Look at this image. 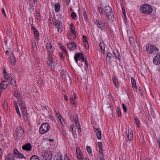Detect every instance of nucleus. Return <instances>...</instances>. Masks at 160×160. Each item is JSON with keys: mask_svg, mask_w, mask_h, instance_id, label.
I'll return each mask as SVG.
<instances>
[{"mask_svg": "<svg viewBox=\"0 0 160 160\" xmlns=\"http://www.w3.org/2000/svg\"><path fill=\"white\" fill-rule=\"evenodd\" d=\"M4 78L8 81H10V79L12 78L10 76L7 74H5L4 76Z\"/></svg>", "mask_w": 160, "mask_h": 160, "instance_id": "nucleus-37", "label": "nucleus"}, {"mask_svg": "<svg viewBox=\"0 0 160 160\" xmlns=\"http://www.w3.org/2000/svg\"><path fill=\"white\" fill-rule=\"evenodd\" d=\"M3 107L5 110H7L8 109L7 103L5 101H4L3 103Z\"/></svg>", "mask_w": 160, "mask_h": 160, "instance_id": "nucleus-36", "label": "nucleus"}, {"mask_svg": "<svg viewBox=\"0 0 160 160\" xmlns=\"http://www.w3.org/2000/svg\"><path fill=\"white\" fill-rule=\"evenodd\" d=\"M122 10L123 13L125 16V8L124 7L122 8Z\"/></svg>", "mask_w": 160, "mask_h": 160, "instance_id": "nucleus-58", "label": "nucleus"}, {"mask_svg": "<svg viewBox=\"0 0 160 160\" xmlns=\"http://www.w3.org/2000/svg\"><path fill=\"white\" fill-rule=\"evenodd\" d=\"M84 44L85 48L86 49H88V48L89 45H88V42H84Z\"/></svg>", "mask_w": 160, "mask_h": 160, "instance_id": "nucleus-44", "label": "nucleus"}, {"mask_svg": "<svg viewBox=\"0 0 160 160\" xmlns=\"http://www.w3.org/2000/svg\"><path fill=\"white\" fill-rule=\"evenodd\" d=\"M88 152L90 153L92 152V150L91 148L89 146H87L86 148Z\"/></svg>", "mask_w": 160, "mask_h": 160, "instance_id": "nucleus-46", "label": "nucleus"}, {"mask_svg": "<svg viewBox=\"0 0 160 160\" xmlns=\"http://www.w3.org/2000/svg\"><path fill=\"white\" fill-rule=\"evenodd\" d=\"M61 49H62V50L63 52H65L66 53H67V52L66 51V48H65V47L64 46H61Z\"/></svg>", "mask_w": 160, "mask_h": 160, "instance_id": "nucleus-50", "label": "nucleus"}, {"mask_svg": "<svg viewBox=\"0 0 160 160\" xmlns=\"http://www.w3.org/2000/svg\"><path fill=\"white\" fill-rule=\"evenodd\" d=\"M112 54L110 52H108L106 55V61L108 62H111V59L112 57Z\"/></svg>", "mask_w": 160, "mask_h": 160, "instance_id": "nucleus-22", "label": "nucleus"}, {"mask_svg": "<svg viewBox=\"0 0 160 160\" xmlns=\"http://www.w3.org/2000/svg\"><path fill=\"white\" fill-rule=\"evenodd\" d=\"M99 152L102 155V148H99Z\"/></svg>", "mask_w": 160, "mask_h": 160, "instance_id": "nucleus-63", "label": "nucleus"}, {"mask_svg": "<svg viewBox=\"0 0 160 160\" xmlns=\"http://www.w3.org/2000/svg\"><path fill=\"white\" fill-rule=\"evenodd\" d=\"M70 100L71 103L73 104H74L75 103V101L73 98L72 97L70 98Z\"/></svg>", "mask_w": 160, "mask_h": 160, "instance_id": "nucleus-49", "label": "nucleus"}, {"mask_svg": "<svg viewBox=\"0 0 160 160\" xmlns=\"http://www.w3.org/2000/svg\"><path fill=\"white\" fill-rule=\"evenodd\" d=\"M22 148L23 150L29 151L31 150L32 147L31 144L28 143L23 145Z\"/></svg>", "mask_w": 160, "mask_h": 160, "instance_id": "nucleus-13", "label": "nucleus"}, {"mask_svg": "<svg viewBox=\"0 0 160 160\" xmlns=\"http://www.w3.org/2000/svg\"><path fill=\"white\" fill-rule=\"evenodd\" d=\"M140 11L143 14H149L152 12V9L150 5L144 4L141 7Z\"/></svg>", "mask_w": 160, "mask_h": 160, "instance_id": "nucleus-2", "label": "nucleus"}, {"mask_svg": "<svg viewBox=\"0 0 160 160\" xmlns=\"http://www.w3.org/2000/svg\"><path fill=\"white\" fill-rule=\"evenodd\" d=\"M147 51L149 54H155L159 51V50L153 45H148L147 46Z\"/></svg>", "mask_w": 160, "mask_h": 160, "instance_id": "nucleus-5", "label": "nucleus"}, {"mask_svg": "<svg viewBox=\"0 0 160 160\" xmlns=\"http://www.w3.org/2000/svg\"><path fill=\"white\" fill-rule=\"evenodd\" d=\"M131 80L132 86L133 89H135V90H136L137 89V87L135 81L134 80L133 77H131Z\"/></svg>", "mask_w": 160, "mask_h": 160, "instance_id": "nucleus-21", "label": "nucleus"}, {"mask_svg": "<svg viewBox=\"0 0 160 160\" xmlns=\"http://www.w3.org/2000/svg\"><path fill=\"white\" fill-rule=\"evenodd\" d=\"M83 42H88L86 36L83 35L82 36Z\"/></svg>", "mask_w": 160, "mask_h": 160, "instance_id": "nucleus-51", "label": "nucleus"}, {"mask_svg": "<svg viewBox=\"0 0 160 160\" xmlns=\"http://www.w3.org/2000/svg\"><path fill=\"white\" fill-rule=\"evenodd\" d=\"M67 46L68 48L70 49V50H75L76 48V46L74 42H73L68 44Z\"/></svg>", "mask_w": 160, "mask_h": 160, "instance_id": "nucleus-14", "label": "nucleus"}, {"mask_svg": "<svg viewBox=\"0 0 160 160\" xmlns=\"http://www.w3.org/2000/svg\"><path fill=\"white\" fill-rule=\"evenodd\" d=\"M54 25L58 28V32L60 31L61 32L62 31V24L61 22L59 20L56 21L54 22Z\"/></svg>", "mask_w": 160, "mask_h": 160, "instance_id": "nucleus-12", "label": "nucleus"}, {"mask_svg": "<svg viewBox=\"0 0 160 160\" xmlns=\"http://www.w3.org/2000/svg\"><path fill=\"white\" fill-rule=\"evenodd\" d=\"M122 108H123V111H124V112H125L127 113V108L124 104L123 103L122 104Z\"/></svg>", "mask_w": 160, "mask_h": 160, "instance_id": "nucleus-45", "label": "nucleus"}, {"mask_svg": "<svg viewBox=\"0 0 160 160\" xmlns=\"http://www.w3.org/2000/svg\"><path fill=\"white\" fill-rule=\"evenodd\" d=\"M76 38V36H75V34H73V36H72L70 37V36H69V38L72 40L74 39H75Z\"/></svg>", "mask_w": 160, "mask_h": 160, "instance_id": "nucleus-52", "label": "nucleus"}, {"mask_svg": "<svg viewBox=\"0 0 160 160\" xmlns=\"http://www.w3.org/2000/svg\"><path fill=\"white\" fill-rule=\"evenodd\" d=\"M34 37L35 38L36 40H38L39 38V33L37 30H35L34 32Z\"/></svg>", "mask_w": 160, "mask_h": 160, "instance_id": "nucleus-26", "label": "nucleus"}, {"mask_svg": "<svg viewBox=\"0 0 160 160\" xmlns=\"http://www.w3.org/2000/svg\"><path fill=\"white\" fill-rule=\"evenodd\" d=\"M105 12L108 19L113 21L114 20V17L112 8L108 6H106L105 8Z\"/></svg>", "mask_w": 160, "mask_h": 160, "instance_id": "nucleus-1", "label": "nucleus"}, {"mask_svg": "<svg viewBox=\"0 0 160 160\" xmlns=\"http://www.w3.org/2000/svg\"><path fill=\"white\" fill-rule=\"evenodd\" d=\"M83 16L84 18V19H85V20L87 21L88 20V16L86 12L85 11H84L83 12Z\"/></svg>", "mask_w": 160, "mask_h": 160, "instance_id": "nucleus-41", "label": "nucleus"}, {"mask_svg": "<svg viewBox=\"0 0 160 160\" xmlns=\"http://www.w3.org/2000/svg\"><path fill=\"white\" fill-rule=\"evenodd\" d=\"M127 137L129 141L132 140L133 139V134L132 131L131 130H128Z\"/></svg>", "mask_w": 160, "mask_h": 160, "instance_id": "nucleus-18", "label": "nucleus"}, {"mask_svg": "<svg viewBox=\"0 0 160 160\" xmlns=\"http://www.w3.org/2000/svg\"><path fill=\"white\" fill-rule=\"evenodd\" d=\"M60 7V5L59 3H57L55 4V11L56 12H58L59 11Z\"/></svg>", "mask_w": 160, "mask_h": 160, "instance_id": "nucleus-24", "label": "nucleus"}, {"mask_svg": "<svg viewBox=\"0 0 160 160\" xmlns=\"http://www.w3.org/2000/svg\"><path fill=\"white\" fill-rule=\"evenodd\" d=\"M14 96L16 98H19L20 96V92L17 91H15L14 92Z\"/></svg>", "mask_w": 160, "mask_h": 160, "instance_id": "nucleus-33", "label": "nucleus"}, {"mask_svg": "<svg viewBox=\"0 0 160 160\" xmlns=\"http://www.w3.org/2000/svg\"><path fill=\"white\" fill-rule=\"evenodd\" d=\"M30 160H39V159L38 156L33 155L31 158Z\"/></svg>", "mask_w": 160, "mask_h": 160, "instance_id": "nucleus-38", "label": "nucleus"}, {"mask_svg": "<svg viewBox=\"0 0 160 160\" xmlns=\"http://www.w3.org/2000/svg\"><path fill=\"white\" fill-rule=\"evenodd\" d=\"M98 10L99 12L101 14H102V9L101 7H98Z\"/></svg>", "mask_w": 160, "mask_h": 160, "instance_id": "nucleus-56", "label": "nucleus"}, {"mask_svg": "<svg viewBox=\"0 0 160 160\" xmlns=\"http://www.w3.org/2000/svg\"><path fill=\"white\" fill-rule=\"evenodd\" d=\"M59 55L61 59H64L65 58V57L63 56V53L62 52H59Z\"/></svg>", "mask_w": 160, "mask_h": 160, "instance_id": "nucleus-48", "label": "nucleus"}, {"mask_svg": "<svg viewBox=\"0 0 160 160\" xmlns=\"http://www.w3.org/2000/svg\"><path fill=\"white\" fill-rule=\"evenodd\" d=\"M14 154L16 155L18 153H19V152L17 151V149H14Z\"/></svg>", "mask_w": 160, "mask_h": 160, "instance_id": "nucleus-59", "label": "nucleus"}, {"mask_svg": "<svg viewBox=\"0 0 160 160\" xmlns=\"http://www.w3.org/2000/svg\"><path fill=\"white\" fill-rule=\"evenodd\" d=\"M20 107L22 111L23 118L24 119H27V118L28 115L24 104L21 102V104L20 105Z\"/></svg>", "mask_w": 160, "mask_h": 160, "instance_id": "nucleus-6", "label": "nucleus"}, {"mask_svg": "<svg viewBox=\"0 0 160 160\" xmlns=\"http://www.w3.org/2000/svg\"><path fill=\"white\" fill-rule=\"evenodd\" d=\"M100 160H105L104 157L102 155H101L99 157Z\"/></svg>", "mask_w": 160, "mask_h": 160, "instance_id": "nucleus-55", "label": "nucleus"}, {"mask_svg": "<svg viewBox=\"0 0 160 160\" xmlns=\"http://www.w3.org/2000/svg\"><path fill=\"white\" fill-rule=\"evenodd\" d=\"M8 86L7 84L5 83V80H3L0 84V89H5Z\"/></svg>", "mask_w": 160, "mask_h": 160, "instance_id": "nucleus-17", "label": "nucleus"}, {"mask_svg": "<svg viewBox=\"0 0 160 160\" xmlns=\"http://www.w3.org/2000/svg\"><path fill=\"white\" fill-rule=\"evenodd\" d=\"M50 129V126L47 123H44L40 126L39 132L41 134H44L47 132Z\"/></svg>", "mask_w": 160, "mask_h": 160, "instance_id": "nucleus-4", "label": "nucleus"}, {"mask_svg": "<svg viewBox=\"0 0 160 160\" xmlns=\"http://www.w3.org/2000/svg\"><path fill=\"white\" fill-rule=\"evenodd\" d=\"M64 160H70L69 157L67 155H66L64 158Z\"/></svg>", "mask_w": 160, "mask_h": 160, "instance_id": "nucleus-57", "label": "nucleus"}, {"mask_svg": "<svg viewBox=\"0 0 160 160\" xmlns=\"http://www.w3.org/2000/svg\"><path fill=\"white\" fill-rule=\"evenodd\" d=\"M11 84L12 86V87L13 88V86L15 87L16 84V81L15 79H13L12 78H11Z\"/></svg>", "mask_w": 160, "mask_h": 160, "instance_id": "nucleus-34", "label": "nucleus"}, {"mask_svg": "<svg viewBox=\"0 0 160 160\" xmlns=\"http://www.w3.org/2000/svg\"><path fill=\"white\" fill-rule=\"evenodd\" d=\"M113 81L116 88H118L119 87V85L118 81L115 78H113Z\"/></svg>", "mask_w": 160, "mask_h": 160, "instance_id": "nucleus-25", "label": "nucleus"}, {"mask_svg": "<svg viewBox=\"0 0 160 160\" xmlns=\"http://www.w3.org/2000/svg\"><path fill=\"white\" fill-rule=\"evenodd\" d=\"M70 28L71 32L73 33V34H75V28L72 23H71L70 24Z\"/></svg>", "mask_w": 160, "mask_h": 160, "instance_id": "nucleus-31", "label": "nucleus"}, {"mask_svg": "<svg viewBox=\"0 0 160 160\" xmlns=\"http://www.w3.org/2000/svg\"><path fill=\"white\" fill-rule=\"evenodd\" d=\"M9 82L10 81H8L6 79V80H5V83L6 84H7L8 86V84L9 83Z\"/></svg>", "mask_w": 160, "mask_h": 160, "instance_id": "nucleus-64", "label": "nucleus"}, {"mask_svg": "<svg viewBox=\"0 0 160 160\" xmlns=\"http://www.w3.org/2000/svg\"><path fill=\"white\" fill-rule=\"evenodd\" d=\"M153 62L154 64L156 65L160 64V52L158 53L154 58Z\"/></svg>", "mask_w": 160, "mask_h": 160, "instance_id": "nucleus-9", "label": "nucleus"}, {"mask_svg": "<svg viewBox=\"0 0 160 160\" xmlns=\"http://www.w3.org/2000/svg\"><path fill=\"white\" fill-rule=\"evenodd\" d=\"M56 114L57 115V117L59 119L60 121L61 122V123H62V118L61 117V115L59 113V112H56Z\"/></svg>", "mask_w": 160, "mask_h": 160, "instance_id": "nucleus-40", "label": "nucleus"}, {"mask_svg": "<svg viewBox=\"0 0 160 160\" xmlns=\"http://www.w3.org/2000/svg\"><path fill=\"white\" fill-rule=\"evenodd\" d=\"M129 41L130 43V45L132 46H135L134 44L135 42L134 40V39L132 36H130L129 38Z\"/></svg>", "mask_w": 160, "mask_h": 160, "instance_id": "nucleus-27", "label": "nucleus"}, {"mask_svg": "<svg viewBox=\"0 0 160 160\" xmlns=\"http://www.w3.org/2000/svg\"><path fill=\"white\" fill-rule=\"evenodd\" d=\"M94 131L96 132L97 138L98 139H100L102 138L101 132L100 129L98 128H96L94 126L93 127Z\"/></svg>", "mask_w": 160, "mask_h": 160, "instance_id": "nucleus-10", "label": "nucleus"}, {"mask_svg": "<svg viewBox=\"0 0 160 160\" xmlns=\"http://www.w3.org/2000/svg\"><path fill=\"white\" fill-rule=\"evenodd\" d=\"M65 72L63 70L62 71V78H63V76H64L65 75Z\"/></svg>", "mask_w": 160, "mask_h": 160, "instance_id": "nucleus-61", "label": "nucleus"}, {"mask_svg": "<svg viewBox=\"0 0 160 160\" xmlns=\"http://www.w3.org/2000/svg\"><path fill=\"white\" fill-rule=\"evenodd\" d=\"M99 46L100 47L102 52L103 53H105L104 49L105 48L103 46V43H101V42H100L99 44Z\"/></svg>", "mask_w": 160, "mask_h": 160, "instance_id": "nucleus-32", "label": "nucleus"}, {"mask_svg": "<svg viewBox=\"0 0 160 160\" xmlns=\"http://www.w3.org/2000/svg\"><path fill=\"white\" fill-rule=\"evenodd\" d=\"M2 13L4 14V16L5 17H6V14L4 8H2Z\"/></svg>", "mask_w": 160, "mask_h": 160, "instance_id": "nucleus-54", "label": "nucleus"}, {"mask_svg": "<svg viewBox=\"0 0 160 160\" xmlns=\"http://www.w3.org/2000/svg\"><path fill=\"white\" fill-rule=\"evenodd\" d=\"M78 115H76V118H74L75 122L76 123V125L78 128L80 127V125L79 122L78 118Z\"/></svg>", "mask_w": 160, "mask_h": 160, "instance_id": "nucleus-29", "label": "nucleus"}, {"mask_svg": "<svg viewBox=\"0 0 160 160\" xmlns=\"http://www.w3.org/2000/svg\"><path fill=\"white\" fill-rule=\"evenodd\" d=\"M17 114L18 115L20 118L21 117V115L20 112L19 108L18 106H15Z\"/></svg>", "mask_w": 160, "mask_h": 160, "instance_id": "nucleus-39", "label": "nucleus"}, {"mask_svg": "<svg viewBox=\"0 0 160 160\" xmlns=\"http://www.w3.org/2000/svg\"><path fill=\"white\" fill-rule=\"evenodd\" d=\"M47 48L49 53H52L53 52V49L52 48V45L50 43L47 44Z\"/></svg>", "mask_w": 160, "mask_h": 160, "instance_id": "nucleus-16", "label": "nucleus"}, {"mask_svg": "<svg viewBox=\"0 0 160 160\" xmlns=\"http://www.w3.org/2000/svg\"><path fill=\"white\" fill-rule=\"evenodd\" d=\"M96 24L97 27L100 28L102 31L103 30H105L104 27H105L106 26L107 28L108 27L107 23L105 24L101 21L99 20L96 21Z\"/></svg>", "mask_w": 160, "mask_h": 160, "instance_id": "nucleus-7", "label": "nucleus"}, {"mask_svg": "<svg viewBox=\"0 0 160 160\" xmlns=\"http://www.w3.org/2000/svg\"><path fill=\"white\" fill-rule=\"evenodd\" d=\"M134 119L136 125L137 126L138 128H139V124L140 123L139 120L136 117H134Z\"/></svg>", "mask_w": 160, "mask_h": 160, "instance_id": "nucleus-30", "label": "nucleus"}, {"mask_svg": "<svg viewBox=\"0 0 160 160\" xmlns=\"http://www.w3.org/2000/svg\"><path fill=\"white\" fill-rule=\"evenodd\" d=\"M98 145L99 148H102V143L101 142H98Z\"/></svg>", "mask_w": 160, "mask_h": 160, "instance_id": "nucleus-60", "label": "nucleus"}, {"mask_svg": "<svg viewBox=\"0 0 160 160\" xmlns=\"http://www.w3.org/2000/svg\"><path fill=\"white\" fill-rule=\"evenodd\" d=\"M70 128L71 131L73 133H74L75 134H76V133H75L76 129H74V125L71 124L70 126Z\"/></svg>", "mask_w": 160, "mask_h": 160, "instance_id": "nucleus-35", "label": "nucleus"}, {"mask_svg": "<svg viewBox=\"0 0 160 160\" xmlns=\"http://www.w3.org/2000/svg\"><path fill=\"white\" fill-rule=\"evenodd\" d=\"M18 156L19 158H22V157H24V155L20 153L19 152L18 153Z\"/></svg>", "mask_w": 160, "mask_h": 160, "instance_id": "nucleus-62", "label": "nucleus"}, {"mask_svg": "<svg viewBox=\"0 0 160 160\" xmlns=\"http://www.w3.org/2000/svg\"><path fill=\"white\" fill-rule=\"evenodd\" d=\"M47 63L52 71H53L55 70L56 67V64L54 60L53 59L52 56L51 55H48Z\"/></svg>", "mask_w": 160, "mask_h": 160, "instance_id": "nucleus-3", "label": "nucleus"}, {"mask_svg": "<svg viewBox=\"0 0 160 160\" xmlns=\"http://www.w3.org/2000/svg\"><path fill=\"white\" fill-rule=\"evenodd\" d=\"M71 17L73 19H75L76 17V14L74 12H73L71 14Z\"/></svg>", "mask_w": 160, "mask_h": 160, "instance_id": "nucleus-43", "label": "nucleus"}, {"mask_svg": "<svg viewBox=\"0 0 160 160\" xmlns=\"http://www.w3.org/2000/svg\"><path fill=\"white\" fill-rule=\"evenodd\" d=\"M35 60H36V62L37 63H39V62H40V59L39 58H38V57L36 58H35Z\"/></svg>", "mask_w": 160, "mask_h": 160, "instance_id": "nucleus-53", "label": "nucleus"}, {"mask_svg": "<svg viewBox=\"0 0 160 160\" xmlns=\"http://www.w3.org/2000/svg\"><path fill=\"white\" fill-rule=\"evenodd\" d=\"M16 132L18 135H22L24 133V131L21 127H18L17 129Z\"/></svg>", "mask_w": 160, "mask_h": 160, "instance_id": "nucleus-19", "label": "nucleus"}, {"mask_svg": "<svg viewBox=\"0 0 160 160\" xmlns=\"http://www.w3.org/2000/svg\"><path fill=\"white\" fill-rule=\"evenodd\" d=\"M76 62L78 63V61H81V62H84V59L81 53H76L74 56Z\"/></svg>", "mask_w": 160, "mask_h": 160, "instance_id": "nucleus-8", "label": "nucleus"}, {"mask_svg": "<svg viewBox=\"0 0 160 160\" xmlns=\"http://www.w3.org/2000/svg\"><path fill=\"white\" fill-rule=\"evenodd\" d=\"M9 61L12 64H15L16 62V60L14 56H13V55H12L9 58Z\"/></svg>", "mask_w": 160, "mask_h": 160, "instance_id": "nucleus-20", "label": "nucleus"}, {"mask_svg": "<svg viewBox=\"0 0 160 160\" xmlns=\"http://www.w3.org/2000/svg\"><path fill=\"white\" fill-rule=\"evenodd\" d=\"M113 54L115 57L118 60H119L120 59V56L119 53L117 52H114Z\"/></svg>", "mask_w": 160, "mask_h": 160, "instance_id": "nucleus-28", "label": "nucleus"}, {"mask_svg": "<svg viewBox=\"0 0 160 160\" xmlns=\"http://www.w3.org/2000/svg\"><path fill=\"white\" fill-rule=\"evenodd\" d=\"M118 114L119 117H120L121 115V113L120 111V108H118L117 109Z\"/></svg>", "mask_w": 160, "mask_h": 160, "instance_id": "nucleus-47", "label": "nucleus"}, {"mask_svg": "<svg viewBox=\"0 0 160 160\" xmlns=\"http://www.w3.org/2000/svg\"><path fill=\"white\" fill-rule=\"evenodd\" d=\"M5 160H14L13 154H8L6 157Z\"/></svg>", "mask_w": 160, "mask_h": 160, "instance_id": "nucleus-23", "label": "nucleus"}, {"mask_svg": "<svg viewBox=\"0 0 160 160\" xmlns=\"http://www.w3.org/2000/svg\"><path fill=\"white\" fill-rule=\"evenodd\" d=\"M54 160H62V157L61 156H58L55 158H54Z\"/></svg>", "mask_w": 160, "mask_h": 160, "instance_id": "nucleus-42", "label": "nucleus"}, {"mask_svg": "<svg viewBox=\"0 0 160 160\" xmlns=\"http://www.w3.org/2000/svg\"><path fill=\"white\" fill-rule=\"evenodd\" d=\"M45 159L47 160H49L52 157V155L50 152H45L41 154Z\"/></svg>", "mask_w": 160, "mask_h": 160, "instance_id": "nucleus-11", "label": "nucleus"}, {"mask_svg": "<svg viewBox=\"0 0 160 160\" xmlns=\"http://www.w3.org/2000/svg\"><path fill=\"white\" fill-rule=\"evenodd\" d=\"M76 151L78 159L79 160H82L83 159V158L82 157L81 152L79 148H77Z\"/></svg>", "mask_w": 160, "mask_h": 160, "instance_id": "nucleus-15", "label": "nucleus"}]
</instances>
